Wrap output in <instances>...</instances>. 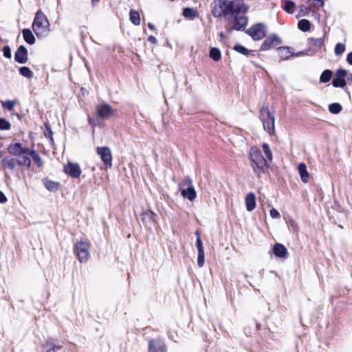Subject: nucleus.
Masks as SVG:
<instances>
[{
    "label": "nucleus",
    "instance_id": "f03ea898",
    "mask_svg": "<svg viewBox=\"0 0 352 352\" xmlns=\"http://www.w3.org/2000/svg\"><path fill=\"white\" fill-rule=\"evenodd\" d=\"M249 156L254 173L260 177L268 167L267 160L263 156L261 150L256 146L250 148Z\"/></svg>",
    "mask_w": 352,
    "mask_h": 352
},
{
    "label": "nucleus",
    "instance_id": "393cba45",
    "mask_svg": "<svg viewBox=\"0 0 352 352\" xmlns=\"http://www.w3.org/2000/svg\"><path fill=\"white\" fill-rule=\"evenodd\" d=\"M210 57L214 61H219L221 58V53L219 48L211 47L209 53Z\"/></svg>",
    "mask_w": 352,
    "mask_h": 352
},
{
    "label": "nucleus",
    "instance_id": "052dcab7",
    "mask_svg": "<svg viewBox=\"0 0 352 352\" xmlns=\"http://www.w3.org/2000/svg\"><path fill=\"white\" fill-rule=\"evenodd\" d=\"M195 234H196L197 238V237H198V236H199V232H198V231H196Z\"/></svg>",
    "mask_w": 352,
    "mask_h": 352
},
{
    "label": "nucleus",
    "instance_id": "4be33fe9",
    "mask_svg": "<svg viewBox=\"0 0 352 352\" xmlns=\"http://www.w3.org/2000/svg\"><path fill=\"white\" fill-rule=\"evenodd\" d=\"M183 15L185 18L192 20L196 18L198 14L197 10L194 8H185L183 10Z\"/></svg>",
    "mask_w": 352,
    "mask_h": 352
},
{
    "label": "nucleus",
    "instance_id": "37998d69",
    "mask_svg": "<svg viewBox=\"0 0 352 352\" xmlns=\"http://www.w3.org/2000/svg\"><path fill=\"white\" fill-rule=\"evenodd\" d=\"M307 3H309V5L312 7L318 6L319 8H322L324 6V1L323 0H308Z\"/></svg>",
    "mask_w": 352,
    "mask_h": 352
},
{
    "label": "nucleus",
    "instance_id": "0eeeda50",
    "mask_svg": "<svg viewBox=\"0 0 352 352\" xmlns=\"http://www.w3.org/2000/svg\"><path fill=\"white\" fill-rule=\"evenodd\" d=\"M247 33L252 39L258 41L263 38L267 34V27L263 23H256L247 30Z\"/></svg>",
    "mask_w": 352,
    "mask_h": 352
},
{
    "label": "nucleus",
    "instance_id": "a19ab883",
    "mask_svg": "<svg viewBox=\"0 0 352 352\" xmlns=\"http://www.w3.org/2000/svg\"><path fill=\"white\" fill-rule=\"evenodd\" d=\"M309 12H310V9L308 7H307L305 5H301L300 6L298 16H305L308 15L309 14Z\"/></svg>",
    "mask_w": 352,
    "mask_h": 352
},
{
    "label": "nucleus",
    "instance_id": "6e6d98bb",
    "mask_svg": "<svg viewBox=\"0 0 352 352\" xmlns=\"http://www.w3.org/2000/svg\"><path fill=\"white\" fill-rule=\"evenodd\" d=\"M88 122H89V124L91 125V126H95L96 125V123L89 117L88 118Z\"/></svg>",
    "mask_w": 352,
    "mask_h": 352
},
{
    "label": "nucleus",
    "instance_id": "aec40b11",
    "mask_svg": "<svg viewBox=\"0 0 352 352\" xmlns=\"http://www.w3.org/2000/svg\"><path fill=\"white\" fill-rule=\"evenodd\" d=\"M298 170L302 182L307 183L309 179V173L307 172L306 165L304 163H300L298 166Z\"/></svg>",
    "mask_w": 352,
    "mask_h": 352
},
{
    "label": "nucleus",
    "instance_id": "de8ad7c7",
    "mask_svg": "<svg viewBox=\"0 0 352 352\" xmlns=\"http://www.w3.org/2000/svg\"><path fill=\"white\" fill-rule=\"evenodd\" d=\"M270 214L271 217L273 219H278L280 217V214L279 212L277 210H276L275 208H272L270 210Z\"/></svg>",
    "mask_w": 352,
    "mask_h": 352
},
{
    "label": "nucleus",
    "instance_id": "f257e3e1",
    "mask_svg": "<svg viewBox=\"0 0 352 352\" xmlns=\"http://www.w3.org/2000/svg\"><path fill=\"white\" fill-rule=\"evenodd\" d=\"M248 10V6L243 0H214L212 12L216 18L227 17L226 30L231 33L245 28L248 19L244 14Z\"/></svg>",
    "mask_w": 352,
    "mask_h": 352
},
{
    "label": "nucleus",
    "instance_id": "13d9d810",
    "mask_svg": "<svg viewBox=\"0 0 352 352\" xmlns=\"http://www.w3.org/2000/svg\"><path fill=\"white\" fill-rule=\"evenodd\" d=\"M347 80L349 81H351V82H352V74H350L349 76H348Z\"/></svg>",
    "mask_w": 352,
    "mask_h": 352
},
{
    "label": "nucleus",
    "instance_id": "2f4dec72",
    "mask_svg": "<svg viewBox=\"0 0 352 352\" xmlns=\"http://www.w3.org/2000/svg\"><path fill=\"white\" fill-rule=\"evenodd\" d=\"M342 106L339 103H332L329 106V111L333 114H338L342 111Z\"/></svg>",
    "mask_w": 352,
    "mask_h": 352
},
{
    "label": "nucleus",
    "instance_id": "c9c22d12",
    "mask_svg": "<svg viewBox=\"0 0 352 352\" xmlns=\"http://www.w3.org/2000/svg\"><path fill=\"white\" fill-rule=\"evenodd\" d=\"M346 82L345 79L339 78L336 77L332 80V85L334 87H344L346 85Z\"/></svg>",
    "mask_w": 352,
    "mask_h": 352
},
{
    "label": "nucleus",
    "instance_id": "72a5a7b5",
    "mask_svg": "<svg viewBox=\"0 0 352 352\" xmlns=\"http://www.w3.org/2000/svg\"><path fill=\"white\" fill-rule=\"evenodd\" d=\"M19 73L27 78H31L33 76V72L27 67H21L19 69Z\"/></svg>",
    "mask_w": 352,
    "mask_h": 352
},
{
    "label": "nucleus",
    "instance_id": "3c124183",
    "mask_svg": "<svg viewBox=\"0 0 352 352\" xmlns=\"http://www.w3.org/2000/svg\"><path fill=\"white\" fill-rule=\"evenodd\" d=\"M148 41L152 43H157V39L155 36H149L148 38Z\"/></svg>",
    "mask_w": 352,
    "mask_h": 352
},
{
    "label": "nucleus",
    "instance_id": "412c9836",
    "mask_svg": "<svg viewBox=\"0 0 352 352\" xmlns=\"http://www.w3.org/2000/svg\"><path fill=\"white\" fill-rule=\"evenodd\" d=\"M278 54L282 59L286 60L293 56L288 47H280L277 49Z\"/></svg>",
    "mask_w": 352,
    "mask_h": 352
},
{
    "label": "nucleus",
    "instance_id": "6ab92c4d",
    "mask_svg": "<svg viewBox=\"0 0 352 352\" xmlns=\"http://www.w3.org/2000/svg\"><path fill=\"white\" fill-rule=\"evenodd\" d=\"M22 33L23 37L27 43L30 45H33L35 43V37L30 29H23Z\"/></svg>",
    "mask_w": 352,
    "mask_h": 352
},
{
    "label": "nucleus",
    "instance_id": "c756f323",
    "mask_svg": "<svg viewBox=\"0 0 352 352\" xmlns=\"http://www.w3.org/2000/svg\"><path fill=\"white\" fill-rule=\"evenodd\" d=\"M332 74H333V73L331 70H329V69L324 70L320 76V82H323V83L328 82L331 80Z\"/></svg>",
    "mask_w": 352,
    "mask_h": 352
},
{
    "label": "nucleus",
    "instance_id": "ddd939ff",
    "mask_svg": "<svg viewBox=\"0 0 352 352\" xmlns=\"http://www.w3.org/2000/svg\"><path fill=\"white\" fill-rule=\"evenodd\" d=\"M28 53L25 46L21 45L14 54V60L20 64H25L28 61Z\"/></svg>",
    "mask_w": 352,
    "mask_h": 352
},
{
    "label": "nucleus",
    "instance_id": "b1692460",
    "mask_svg": "<svg viewBox=\"0 0 352 352\" xmlns=\"http://www.w3.org/2000/svg\"><path fill=\"white\" fill-rule=\"evenodd\" d=\"M129 19L131 22L135 25H139L140 24V14L135 10H131L129 13Z\"/></svg>",
    "mask_w": 352,
    "mask_h": 352
},
{
    "label": "nucleus",
    "instance_id": "4c0bfd02",
    "mask_svg": "<svg viewBox=\"0 0 352 352\" xmlns=\"http://www.w3.org/2000/svg\"><path fill=\"white\" fill-rule=\"evenodd\" d=\"M11 128L10 123L4 118H0V130H9Z\"/></svg>",
    "mask_w": 352,
    "mask_h": 352
},
{
    "label": "nucleus",
    "instance_id": "5701e85b",
    "mask_svg": "<svg viewBox=\"0 0 352 352\" xmlns=\"http://www.w3.org/2000/svg\"><path fill=\"white\" fill-rule=\"evenodd\" d=\"M308 43L312 46L322 47L324 45V36L317 38L313 37L309 38L308 39Z\"/></svg>",
    "mask_w": 352,
    "mask_h": 352
},
{
    "label": "nucleus",
    "instance_id": "a18cd8bd",
    "mask_svg": "<svg viewBox=\"0 0 352 352\" xmlns=\"http://www.w3.org/2000/svg\"><path fill=\"white\" fill-rule=\"evenodd\" d=\"M3 56L8 58L12 56L10 47L8 45L4 46L3 48Z\"/></svg>",
    "mask_w": 352,
    "mask_h": 352
},
{
    "label": "nucleus",
    "instance_id": "f8f14e48",
    "mask_svg": "<svg viewBox=\"0 0 352 352\" xmlns=\"http://www.w3.org/2000/svg\"><path fill=\"white\" fill-rule=\"evenodd\" d=\"M65 173L73 178H78L81 174L80 166L76 163L69 162L64 168Z\"/></svg>",
    "mask_w": 352,
    "mask_h": 352
},
{
    "label": "nucleus",
    "instance_id": "dca6fc26",
    "mask_svg": "<svg viewBox=\"0 0 352 352\" xmlns=\"http://www.w3.org/2000/svg\"><path fill=\"white\" fill-rule=\"evenodd\" d=\"M245 206L247 210L252 211L256 207V197L253 192L248 193L245 197Z\"/></svg>",
    "mask_w": 352,
    "mask_h": 352
},
{
    "label": "nucleus",
    "instance_id": "a211bd4d",
    "mask_svg": "<svg viewBox=\"0 0 352 352\" xmlns=\"http://www.w3.org/2000/svg\"><path fill=\"white\" fill-rule=\"evenodd\" d=\"M16 160L13 158L3 157L1 160V166L3 169L13 170L16 166Z\"/></svg>",
    "mask_w": 352,
    "mask_h": 352
},
{
    "label": "nucleus",
    "instance_id": "f3484780",
    "mask_svg": "<svg viewBox=\"0 0 352 352\" xmlns=\"http://www.w3.org/2000/svg\"><path fill=\"white\" fill-rule=\"evenodd\" d=\"M156 217V214L150 210L144 211L140 215L141 220L145 223L155 221Z\"/></svg>",
    "mask_w": 352,
    "mask_h": 352
},
{
    "label": "nucleus",
    "instance_id": "9b49d317",
    "mask_svg": "<svg viewBox=\"0 0 352 352\" xmlns=\"http://www.w3.org/2000/svg\"><path fill=\"white\" fill-rule=\"evenodd\" d=\"M148 352H167L164 342L160 339H154L149 341Z\"/></svg>",
    "mask_w": 352,
    "mask_h": 352
},
{
    "label": "nucleus",
    "instance_id": "864d4df0",
    "mask_svg": "<svg viewBox=\"0 0 352 352\" xmlns=\"http://www.w3.org/2000/svg\"><path fill=\"white\" fill-rule=\"evenodd\" d=\"M306 54H307V52L306 51H301V52H297L294 56L298 57V56H303V55H306Z\"/></svg>",
    "mask_w": 352,
    "mask_h": 352
},
{
    "label": "nucleus",
    "instance_id": "c03bdc74",
    "mask_svg": "<svg viewBox=\"0 0 352 352\" xmlns=\"http://www.w3.org/2000/svg\"><path fill=\"white\" fill-rule=\"evenodd\" d=\"M347 71L344 69H339L337 70L336 74V77L339 78L345 79V77L347 76Z\"/></svg>",
    "mask_w": 352,
    "mask_h": 352
},
{
    "label": "nucleus",
    "instance_id": "4d7b16f0",
    "mask_svg": "<svg viewBox=\"0 0 352 352\" xmlns=\"http://www.w3.org/2000/svg\"><path fill=\"white\" fill-rule=\"evenodd\" d=\"M219 35L221 40H223L225 38V34L223 32H221Z\"/></svg>",
    "mask_w": 352,
    "mask_h": 352
},
{
    "label": "nucleus",
    "instance_id": "cd10ccee",
    "mask_svg": "<svg viewBox=\"0 0 352 352\" xmlns=\"http://www.w3.org/2000/svg\"><path fill=\"white\" fill-rule=\"evenodd\" d=\"M193 186L192 179L188 177H186L182 182L178 184L179 190L182 188Z\"/></svg>",
    "mask_w": 352,
    "mask_h": 352
},
{
    "label": "nucleus",
    "instance_id": "423d86ee",
    "mask_svg": "<svg viewBox=\"0 0 352 352\" xmlns=\"http://www.w3.org/2000/svg\"><path fill=\"white\" fill-rule=\"evenodd\" d=\"M90 243L82 239L74 244V251L80 263L87 262L89 258Z\"/></svg>",
    "mask_w": 352,
    "mask_h": 352
},
{
    "label": "nucleus",
    "instance_id": "e433bc0d",
    "mask_svg": "<svg viewBox=\"0 0 352 352\" xmlns=\"http://www.w3.org/2000/svg\"><path fill=\"white\" fill-rule=\"evenodd\" d=\"M344 51H345V45L344 44L340 43L336 44V45L335 47L334 52L337 56L342 54Z\"/></svg>",
    "mask_w": 352,
    "mask_h": 352
},
{
    "label": "nucleus",
    "instance_id": "4468645a",
    "mask_svg": "<svg viewBox=\"0 0 352 352\" xmlns=\"http://www.w3.org/2000/svg\"><path fill=\"white\" fill-rule=\"evenodd\" d=\"M181 195L184 199L192 201L197 197V192L193 186L189 188H182L180 190Z\"/></svg>",
    "mask_w": 352,
    "mask_h": 352
},
{
    "label": "nucleus",
    "instance_id": "1a4fd4ad",
    "mask_svg": "<svg viewBox=\"0 0 352 352\" xmlns=\"http://www.w3.org/2000/svg\"><path fill=\"white\" fill-rule=\"evenodd\" d=\"M282 43V40L276 34H272L267 37L261 46V50L263 51H267L274 47L280 45Z\"/></svg>",
    "mask_w": 352,
    "mask_h": 352
},
{
    "label": "nucleus",
    "instance_id": "2eb2a0df",
    "mask_svg": "<svg viewBox=\"0 0 352 352\" xmlns=\"http://www.w3.org/2000/svg\"><path fill=\"white\" fill-rule=\"evenodd\" d=\"M273 252L274 255L279 258H286L288 253L287 248L281 243H276Z\"/></svg>",
    "mask_w": 352,
    "mask_h": 352
},
{
    "label": "nucleus",
    "instance_id": "49530a36",
    "mask_svg": "<svg viewBox=\"0 0 352 352\" xmlns=\"http://www.w3.org/2000/svg\"><path fill=\"white\" fill-rule=\"evenodd\" d=\"M196 244H197V248L198 252L204 251L203 243H202L201 239L200 238V236H198V237L197 238Z\"/></svg>",
    "mask_w": 352,
    "mask_h": 352
},
{
    "label": "nucleus",
    "instance_id": "473e14b6",
    "mask_svg": "<svg viewBox=\"0 0 352 352\" xmlns=\"http://www.w3.org/2000/svg\"><path fill=\"white\" fill-rule=\"evenodd\" d=\"M263 151L265 155L267 161H272V151L269 147V145L267 143H263L262 144Z\"/></svg>",
    "mask_w": 352,
    "mask_h": 352
},
{
    "label": "nucleus",
    "instance_id": "9d476101",
    "mask_svg": "<svg viewBox=\"0 0 352 352\" xmlns=\"http://www.w3.org/2000/svg\"><path fill=\"white\" fill-rule=\"evenodd\" d=\"M96 113L99 118L106 120L113 116V110L107 103H102L96 107Z\"/></svg>",
    "mask_w": 352,
    "mask_h": 352
},
{
    "label": "nucleus",
    "instance_id": "bb28decb",
    "mask_svg": "<svg viewBox=\"0 0 352 352\" xmlns=\"http://www.w3.org/2000/svg\"><path fill=\"white\" fill-rule=\"evenodd\" d=\"M45 187L50 191H56L58 188V183L50 180L43 182Z\"/></svg>",
    "mask_w": 352,
    "mask_h": 352
},
{
    "label": "nucleus",
    "instance_id": "a878e982",
    "mask_svg": "<svg viewBox=\"0 0 352 352\" xmlns=\"http://www.w3.org/2000/svg\"><path fill=\"white\" fill-rule=\"evenodd\" d=\"M298 28L302 32H307L310 30L311 23L307 19H301L298 23Z\"/></svg>",
    "mask_w": 352,
    "mask_h": 352
},
{
    "label": "nucleus",
    "instance_id": "20e7f679",
    "mask_svg": "<svg viewBox=\"0 0 352 352\" xmlns=\"http://www.w3.org/2000/svg\"><path fill=\"white\" fill-rule=\"evenodd\" d=\"M32 27L34 34L38 38L50 32V22L46 15L41 10L36 12Z\"/></svg>",
    "mask_w": 352,
    "mask_h": 352
},
{
    "label": "nucleus",
    "instance_id": "5fc2aeb1",
    "mask_svg": "<svg viewBox=\"0 0 352 352\" xmlns=\"http://www.w3.org/2000/svg\"><path fill=\"white\" fill-rule=\"evenodd\" d=\"M148 27L151 30H155V25H154V24H153L151 23H148Z\"/></svg>",
    "mask_w": 352,
    "mask_h": 352
},
{
    "label": "nucleus",
    "instance_id": "ea45409f",
    "mask_svg": "<svg viewBox=\"0 0 352 352\" xmlns=\"http://www.w3.org/2000/svg\"><path fill=\"white\" fill-rule=\"evenodd\" d=\"M234 50L240 53V54H242L243 55H248L249 54V50L245 48V47H243V45H236L234 47Z\"/></svg>",
    "mask_w": 352,
    "mask_h": 352
},
{
    "label": "nucleus",
    "instance_id": "603ef678",
    "mask_svg": "<svg viewBox=\"0 0 352 352\" xmlns=\"http://www.w3.org/2000/svg\"><path fill=\"white\" fill-rule=\"evenodd\" d=\"M46 130L47 131V132H45V135L46 137H50L52 138V131H51V129L49 128V127H47L46 128Z\"/></svg>",
    "mask_w": 352,
    "mask_h": 352
},
{
    "label": "nucleus",
    "instance_id": "79ce46f5",
    "mask_svg": "<svg viewBox=\"0 0 352 352\" xmlns=\"http://www.w3.org/2000/svg\"><path fill=\"white\" fill-rule=\"evenodd\" d=\"M204 261H205L204 251L198 252L197 265L199 267H202L204 266Z\"/></svg>",
    "mask_w": 352,
    "mask_h": 352
},
{
    "label": "nucleus",
    "instance_id": "58836bf2",
    "mask_svg": "<svg viewBox=\"0 0 352 352\" xmlns=\"http://www.w3.org/2000/svg\"><path fill=\"white\" fill-rule=\"evenodd\" d=\"M15 105V102L14 100H6L2 102V106L3 108L8 109V111H12Z\"/></svg>",
    "mask_w": 352,
    "mask_h": 352
},
{
    "label": "nucleus",
    "instance_id": "bf43d9fd",
    "mask_svg": "<svg viewBox=\"0 0 352 352\" xmlns=\"http://www.w3.org/2000/svg\"><path fill=\"white\" fill-rule=\"evenodd\" d=\"M100 1V0H91V3L94 6L95 4H96L97 3H98Z\"/></svg>",
    "mask_w": 352,
    "mask_h": 352
},
{
    "label": "nucleus",
    "instance_id": "39448f33",
    "mask_svg": "<svg viewBox=\"0 0 352 352\" xmlns=\"http://www.w3.org/2000/svg\"><path fill=\"white\" fill-rule=\"evenodd\" d=\"M260 118L263 122V129L269 134L274 133V115L272 113L268 107H263L260 112Z\"/></svg>",
    "mask_w": 352,
    "mask_h": 352
},
{
    "label": "nucleus",
    "instance_id": "09e8293b",
    "mask_svg": "<svg viewBox=\"0 0 352 352\" xmlns=\"http://www.w3.org/2000/svg\"><path fill=\"white\" fill-rule=\"evenodd\" d=\"M6 201H7V198H6V195L3 194V192L0 191V203L4 204Z\"/></svg>",
    "mask_w": 352,
    "mask_h": 352
},
{
    "label": "nucleus",
    "instance_id": "7ed1b4c3",
    "mask_svg": "<svg viewBox=\"0 0 352 352\" xmlns=\"http://www.w3.org/2000/svg\"><path fill=\"white\" fill-rule=\"evenodd\" d=\"M31 151L28 148L23 147L21 143L11 144L8 147L10 154L17 157V164L27 168H30L31 166L30 158Z\"/></svg>",
    "mask_w": 352,
    "mask_h": 352
},
{
    "label": "nucleus",
    "instance_id": "c85d7f7f",
    "mask_svg": "<svg viewBox=\"0 0 352 352\" xmlns=\"http://www.w3.org/2000/svg\"><path fill=\"white\" fill-rule=\"evenodd\" d=\"M44 346L47 348L46 352H58L62 348L61 346L55 345L50 340L46 341Z\"/></svg>",
    "mask_w": 352,
    "mask_h": 352
},
{
    "label": "nucleus",
    "instance_id": "6e6552de",
    "mask_svg": "<svg viewBox=\"0 0 352 352\" xmlns=\"http://www.w3.org/2000/svg\"><path fill=\"white\" fill-rule=\"evenodd\" d=\"M97 154L100 157L107 168L112 166V154L109 148L107 146H98L96 149Z\"/></svg>",
    "mask_w": 352,
    "mask_h": 352
},
{
    "label": "nucleus",
    "instance_id": "7c9ffc66",
    "mask_svg": "<svg viewBox=\"0 0 352 352\" xmlns=\"http://www.w3.org/2000/svg\"><path fill=\"white\" fill-rule=\"evenodd\" d=\"M296 5L295 3L293 2L291 0H285V6L283 7L284 10L289 13L292 14L294 12V9L295 8Z\"/></svg>",
    "mask_w": 352,
    "mask_h": 352
},
{
    "label": "nucleus",
    "instance_id": "f704fd0d",
    "mask_svg": "<svg viewBox=\"0 0 352 352\" xmlns=\"http://www.w3.org/2000/svg\"><path fill=\"white\" fill-rule=\"evenodd\" d=\"M30 157L32 158V160L35 162V163L38 167H41L43 165L41 158L35 151H31Z\"/></svg>",
    "mask_w": 352,
    "mask_h": 352
},
{
    "label": "nucleus",
    "instance_id": "8fccbe9b",
    "mask_svg": "<svg viewBox=\"0 0 352 352\" xmlns=\"http://www.w3.org/2000/svg\"><path fill=\"white\" fill-rule=\"evenodd\" d=\"M346 61L349 65H352V52L348 54L346 56Z\"/></svg>",
    "mask_w": 352,
    "mask_h": 352
}]
</instances>
